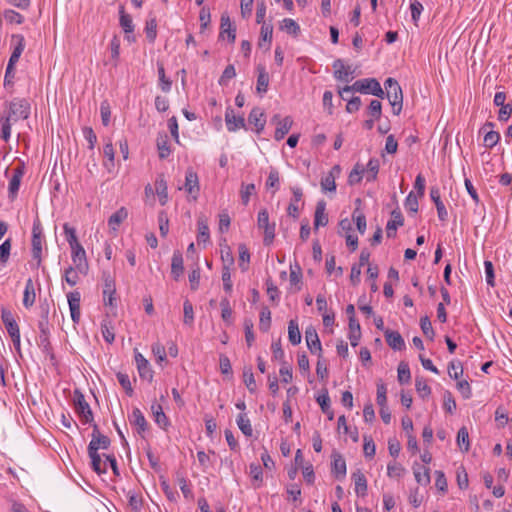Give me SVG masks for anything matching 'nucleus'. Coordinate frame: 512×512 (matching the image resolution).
<instances>
[{
  "label": "nucleus",
  "mask_w": 512,
  "mask_h": 512,
  "mask_svg": "<svg viewBox=\"0 0 512 512\" xmlns=\"http://www.w3.org/2000/svg\"><path fill=\"white\" fill-rule=\"evenodd\" d=\"M31 113L30 102L25 98H13L6 102L0 116L1 133L0 138L8 142L11 137L12 125L20 120H26Z\"/></svg>",
  "instance_id": "f257e3e1"
},
{
  "label": "nucleus",
  "mask_w": 512,
  "mask_h": 512,
  "mask_svg": "<svg viewBox=\"0 0 512 512\" xmlns=\"http://www.w3.org/2000/svg\"><path fill=\"white\" fill-rule=\"evenodd\" d=\"M353 91L363 94H372L376 97L383 98L385 95L380 83L375 78H366L357 80L351 86H345L339 90V95L345 99L344 93H351Z\"/></svg>",
  "instance_id": "f03ea898"
},
{
  "label": "nucleus",
  "mask_w": 512,
  "mask_h": 512,
  "mask_svg": "<svg viewBox=\"0 0 512 512\" xmlns=\"http://www.w3.org/2000/svg\"><path fill=\"white\" fill-rule=\"evenodd\" d=\"M42 244H43V230H42L40 221L37 219L33 223L32 239H31L32 258L36 261L37 268L41 265V262H42Z\"/></svg>",
  "instance_id": "7ed1b4c3"
},
{
  "label": "nucleus",
  "mask_w": 512,
  "mask_h": 512,
  "mask_svg": "<svg viewBox=\"0 0 512 512\" xmlns=\"http://www.w3.org/2000/svg\"><path fill=\"white\" fill-rule=\"evenodd\" d=\"M257 226L264 232V244L270 245L275 238V223H270L267 209L264 208L258 212Z\"/></svg>",
  "instance_id": "20e7f679"
},
{
  "label": "nucleus",
  "mask_w": 512,
  "mask_h": 512,
  "mask_svg": "<svg viewBox=\"0 0 512 512\" xmlns=\"http://www.w3.org/2000/svg\"><path fill=\"white\" fill-rule=\"evenodd\" d=\"M74 406L75 411L77 412V414L81 418V421L84 424L93 422L94 418L92 410L87 401L85 400L84 395L78 389L74 391Z\"/></svg>",
  "instance_id": "39448f33"
},
{
  "label": "nucleus",
  "mask_w": 512,
  "mask_h": 512,
  "mask_svg": "<svg viewBox=\"0 0 512 512\" xmlns=\"http://www.w3.org/2000/svg\"><path fill=\"white\" fill-rule=\"evenodd\" d=\"M25 162L20 160L17 166L13 169L12 177L8 185V197L13 201L19 191L22 177L25 174Z\"/></svg>",
  "instance_id": "423d86ee"
},
{
  "label": "nucleus",
  "mask_w": 512,
  "mask_h": 512,
  "mask_svg": "<svg viewBox=\"0 0 512 512\" xmlns=\"http://www.w3.org/2000/svg\"><path fill=\"white\" fill-rule=\"evenodd\" d=\"M71 258L78 272L87 275L89 265L86 258V251L81 244L71 248Z\"/></svg>",
  "instance_id": "0eeeda50"
},
{
  "label": "nucleus",
  "mask_w": 512,
  "mask_h": 512,
  "mask_svg": "<svg viewBox=\"0 0 512 512\" xmlns=\"http://www.w3.org/2000/svg\"><path fill=\"white\" fill-rule=\"evenodd\" d=\"M271 122L276 124V130L274 134L276 141L282 140L285 135L288 134L293 124V120L290 116L281 118L278 114L272 117Z\"/></svg>",
  "instance_id": "6e6552de"
},
{
  "label": "nucleus",
  "mask_w": 512,
  "mask_h": 512,
  "mask_svg": "<svg viewBox=\"0 0 512 512\" xmlns=\"http://www.w3.org/2000/svg\"><path fill=\"white\" fill-rule=\"evenodd\" d=\"M49 313H50V304L47 299L40 301L39 303V321L38 328L42 336H49Z\"/></svg>",
  "instance_id": "1a4fd4ad"
},
{
  "label": "nucleus",
  "mask_w": 512,
  "mask_h": 512,
  "mask_svg": "<svg viewBox=\"0 0 512 512\" xmlns=\"http://www.w3.org/2000/svg\"><path fill=\"white\" fill-rule=\"evenodd\" d=\"M134 358L140 378L151 382L154 372L151 369L149 361L137 350H135Z\"/></svg>",
  "instance_id": "9d476101"
},
{
  "label": "nucleus",
  "mask_w": 512,
  "mask_h": 512,
  "mask_svg": "<svg viewBox=\"0 0 512 512\" xmlns=\"http://www.w3.org/2000/svg\"><path fill=\"white\" fill-rule=\"evenodd\" d=\"M26 43L25 38L22 34H13L11 36V48L12 53L8 60V63L16 65L20 59L21 54L25 49Z\"/></svg>",
  "instance_id": "9b49d317"
},
{
  "label": "nucleus",
  "mask_w": 512,
  "mask_h": 512,
  "mask_svg": "<svg viewBox=\"0 0 512 512\" xmlns=\"http://www.w3.org/2000/svg\"><path fill=\"white\" fill-rule=\"evenodd\" d=\"M91 441L88 445L87 450L91 451V447L93 446L94 450L98 452L99 449L106 450L110 446V439L106 435L100 433L99 428L96 424H93V431L91 434Z\"/></svg>",
  "instance_id": "f8f14e48"
},
{
  "label": "nucleus",
  "mask_w": 512,
  "mask_h": 512,
  "mask_svg": "<svg viewBox=\"0 0 512 512\" xmlns=\"http://www.w3.org/2000/svg\"><path fill=\"white\" fill-rule=\"evenodd\" d=\"M128 419L130 424L136 428L137 433L144 437V433L148 430L149 425L142 411L137 407L133 408Z\"/></svg>",
  "instance_id": "ddd939ff"
},
{
  "label": "nucleus",
  "mask_w": 512,
  "mask_h": 512,
  "mask_svg": "<svg viewBox=\"0 0 512 512\" xmlns=\"http://www.w3.org/2000/svg\"><path fill=\"white\" fill-rule=\"evenodd\" d=\"M184 189L194 200L198 198L200 192L199 179L197 173L191 168L186 171Z\"/></svg>",
  "instance_id": "4468645a"
},
{
  "label": "nucleus",
  "mask_w": 512,
  "mask_h": 512,
  "mask_svg": "<svg viewBox=\"0 0 512 512\" xmlns=\"http://www.w3.org/2000/svg\"><path fill=\"white\" fill-rule=\"evenodd\" d=\"M430 198L436 206L439 220L445 222L448 218V212L443 201L441 200L440 189L437 186L430 188Z\"/></svg>",
  "instance_id": "2eb2a0df"
},
{
  "label": "nucleus",
  "mask_w": 512,
  "mask_h": 512,
  "mask_svg": "<svg viewBox=\"0 0 512 512\" xmlns=\"http://www.w3.org/2000/svg\"><path fill=\"white\" fill-rule=\"evenodd\" d=\"M291 190L293 197L287 207V214L293 219H298L300 215V207L298 204L302 200L303 192L299 187H293Z\"/></svg>",
  "instance_id": "dca6fc26"
},
{
  "label": "nucleus",
  "mask_w": 512,
  "mask_h": 512,
  "mask_svg": "<svg viewBox=\"0 0 512 512\" xmlns=\"http://www.w3.org/2000/svg\"><path fill=\"white\" fill-rule=\"evenodd\" d=\"M305 339L310 352L312 354L318 353L320 355L322 346L315 328L310 326L305 330Z\"/></svg>",
  "instance_id": "f3484780"
},
{
  "label": "nucleus",
  "mask_w": 512,
  "mask_h": 512,
  "mask_svg": "<svg viewBox=\"0 0 512 512\" xmlns=\"http://www.w3.org/2000/svg\"><path fill=\"white\" fill-rule=\"evenodd\" d=\"M332 457L331 472L336 479L342 480L346 476V461L339 453H333Z\"/></svg>",
  "instance_id": "a211bd4d"
},
{
  "label": "nucleus",
  "mask_w": 512,
  "mask_h": 512,
  "mask_svg": "<svg viewBox=\"0 0 512 512\" xmlns=\"http://www.w3.org/2000/svg\"><path fill=\"white\" fill-rule=\"evenodd\" d=\"M225 122L227 130L230 132H235L238 129L245 127L244 118L242 116L234 115L232 108H227L225 112Z\"/></svg>",
  "instance_id": "6ab92c4d"
},
{
  "label": "nucleus",
  "mask_w": 512,
  "mask_h": 512,
  "mask_svg": "<svg viewBox=\"0 0 512 512\" xmlns=\"http://www.w3.org/2000/svg\"><path fill=\"white\" fill-rule=\"evenodd\" d=\"M404 224V218L399 210H393L391 213V219L386 225V234L388 238H394L398 227Z\"/></svg>",
  "instance_id": "aec40b11"
},
{
  "label": "nucleus",
  "mask_w": 512,
  "mask_h": 512,
  "mask_svg": "<svg viewBox=\"0 0 512 512\" xmlns=\"http://www.w3.org/2000/svg\"><path fill=\"white\" fill-rule=\"evenodd\" d=\"M352 480L354 481L356 495L359 497L366 496L368 490L366 476L360 470H357L352 473Z\"/></svg>",
  "instance_id": "412c9836"
},
{
  "label": "nucleus",
  "mask_w": 512,
  "mask_h": 512,
  "mask_svg": "<svg viewBox=\"0 0 512 512\" xmlns=\"http://www.w3.org/2000/svg\"><path fill=\"white\" fill-rule=\"evenodd\" d=\"M385 340L393 350L401 351L405 348V341L398 331L386 330Z\"/></svg>",
  "instance_id": "4be33fe9"
},
{
  "label": "nucleus",
  "mask_w": 512,
  "mask_h": 512,
  "mask_svg": "<svg viewBox=\"0 0 512 512\" xmlns=\"http://www.w3.org/2000/svg\"><path fill=\"white\" fill-rule=\"evenodd\" d=\"M412 469L415 480L419 485L427 486L430 483V469L426 465L415 463Z\"/></svg>",
  "instance_id": "5701e85b"
},
{
  "label": "nucleus",
  "mask_w": 512,
  "mask_h": 512,
  "mask_svg": "<svg viewBox=\"0 0 512 512\" xmlns=\"http://www.w3.org/2000/svg\"><path fill=\"white\" fill-rule=\"evenodd\" d=\"M325 210L326 202L324 200L318 201L314 214V229L317 230L319 227H324L328 224V215L325 213Z\"/></svg>",
  "instance_id": "b1692460"
},
{
  "label": "nucleus",
  "mask_w": 512,
  "mask_h": 512,
  "mask_svg": "<svg viewBox=\"0 0 512 512\" xmlns=\"http://www.w3.org/2000/svg\"><path fill=\"white\" fill-rule=\"evenodd\" d=\"M248 121L250 124L254 125L255 131L258 134L263 131L266 123L264 113L259 107H255L250 111Z\"/></svg>",
  "instance_id": "393cba45"
},
{
  "label": "nucleus",
  "mask_w": 512,
  "mask_h": 512,
  "mask_svg": "<svg viewBox=\"0 0 512 512\" xmlns=\"http://www.w3.org/2000/svg\"><path fill=\"white\" fill-rule=\"evenodd\" d=\"M220 37L227 34L228 41L234 43L236 39V29L233 27L230 17L227 14H222L220 24Z\"/></svg>",
  "instance_id": "a878e982"
},
{
  "label": "nucleus",
  "mask_w": 512,
  "mask_h": 512,
  "mask_svg": "<svg viewBox=\"0 0 512 512\" xmlns=\"http://www.w3.org/2000/svg\"><path fill=\"white\" fill-rule=\"evenodd\" d=\"M332 66L335 69L334 77L337 80L346 81V82L349 81V76H351L353 74V70H352L351 66H345L344 62L341 59H336L333 62Z\"/></svg>",
  "instance_id": "bb28decb"
},
{
  "label": "nucleus",
  "mask_w": 512,
  "mask_h": 512,
  "mask_svg": "<svg viewBox=\"0 0 512 512\" xmlns=\"http://www.w3.org/2000/svg\"><path fill=\"white\" fill-rule=\"evenodd\" d=\"M1 319H2L3 324L5 325V328L9 334V336L20 333L19 326H18L16 320L14 319V316L11 313V311H9L7 309H2Z\"/></svg>",
  "instance_id": "cd10ccee"
},
{
  "label": "nucleus",
  "mask_w": 512,
  "mask_h": 512,
  "mask_svg": "<svg viewBox=\"0 0 512 512\" xmlns=\"http://www.w3.org/2000/svg\"><path fill=\"white\" fill-rule=\"evenodd\" d=\"M184 272L183 256L180 251H175L171 262V276L178 281Z\"/></svg>",
  "instance_id": "c85d7f7f"
},
{
  "label": "nucleus",
  "mask_w": 512,
  "mask_h": 512,
  "mask_svg": "<svg viewBox=\"0 0 512 512\" xmlns=\"http://www.w3.org/2000/svg\"><path fill=\"white\" fill-rule=\"evenodd\" d=\"M128 211L125 207L119 208L116 212H114L108 219V226L111 231L116 233L118 231L121 223L127 219Z\"/></svg>",
  "instance_id": "c756f323"
},
{
  "label": "nucleus",
  "mask_w": 512,
  "mask_h": 512,
  "mask_svg": "<svg viewBox=\"0 0 512 512\" xmlns=\"http://www.w3.org/2000/svg\"><path fill=\"white\" fill-rule=\"evenodd\" d=\"M348 338L352 347L359 344L361 338L360 324L355 317H349V334Z\"/></svg>",
  "instance_id": "7c9ffc66"
},
{
  "label": "nucleus",
  "mask_w": 512,
  "mask_h": 512,
  "mask_svg": "<svg viewBox=\"0 0 512 512\" xmlns=\"http://www.w3.org/2000/svg\"><path fill=\"white\" fill-rule=\"evenodd\" d=\"M316 401L319 404L322 412L328 416L329 420H332L334 418V412L331 409L328 390L323 389L322 392L316 397Z\"/></svg>",
  "instance_id": "2f4dec72"
},
{
  "label": "nucleus",
  "mask_w": 512,
  "mask_h": 512,
  "mask_svg": "<svg viewBox=\"0 0 512 512\" xmlns=\"http://www.w3.org/2000/svg\"><path fill=\"white\" fill-rule=\"evenodd\" d=\"M155 190L159 197V202L163 206L168 201V186L163 175L157 177L155 181Z\"/></svg>",
  "instance_id": "473e14b6"
},
{
  "label": "nucleus",
  "mask_w": 512,
  "mask_h": 512,
  "mask_svg": "<svg viewBox=\"0 0 512 512\" xmlns=\"http://www.w3.org/2000/svg\"><path fill=\"white\" fill-rule=\"evenodd\" d=\"M258 77H257V85L256 90L259 94H264L268 90L269 86V74L267 73L264 66L259 65L257 67Z\"/></svg>",
  "instance_id": "72a5a7b5"
},
{
  "label": "nucleus",
  "mask_w": 512,
  "mask_h": 512,
  "mask_svg": "<svg viewBox=\"0 0 512 512\" xmlns=\"http://www.w3.org/2000/svg\"><path fill=\"white\" fill-rule=\"evenodd\" d=\"M119 24L124 31V33H133L134 32V24L131 15L125 12L123 6L119 8Z\"/></svg>",
  "instance_id": "f704fd0d"
},
{
  "label": "nucleus",
  "mask_w": 512,
  "mask_h": 512,
  "mask_svg": "<svg viewBox=\"0 0 512 512\" xmlns=\"http://www.w3.org/2000/svg\"><path fill=\"white\" fill-rule=\"evenodd\" d=\"M379 169H380L379 159L371 158L365 167L366 180L368 182H374L377 179Z\"/></svg>",
  "instance_id": "c9c22d12"
},
{
  "label": "nucleus",
  "mask_w": 512,
  "mask_h": 512,
  "mask_svg": "<svg viewBox=\"0 0 512 512\" xmlns=\"http://www.w3.org/2000/svg\"><path fill=\"white\" fill-rule=\"evenodd\" d=\"M35 298H36V295H35L34 285H33L32 279L29 278L25 284V289H24V294H23V305L26 308H30L31 306H33V304L35 302Z\"/></svg>",
  "instance_id": "e433bc0d"
},
{
  "label": "nucleus",
  "mask_w": 512,
  "mask_h": 512,
  "mask_svg": "<svg viewBox=\"0 0 512 512\" xmlns=\"http://www.w3.org/2000/svg\"><path fill=\"white\" fill-rule=\"evenodd\" d=\"M288 339L292 345H298L301 342V333L296 319H291L288 323Z\"/></svg>",
  "instance_id": "4c0bfd02"
},
{
  "label": "nucleus",
  "mask_w": 512,
  "mask_h": 512,
  "mask_svg": "<svg viewBox=\"0 0 512 512\" xmlns=\"http://www.w3.org/2000/svg\"><path fill=\"white\" fill-rule=\"evenodd\" d=\"M265 187L267 190L271 189L272 194H275L280 189V176L277 169H270L268 178L265 183Z\"/></svg>",
  "instance_id": "58836bf2"
},
{
  "label": "nucleus",
  "mask_w": 512,
  "mask_h": 512,
  "mask_svg": "<svg viewBox=\"0 0 512 512\" xmlns=\"http://www.w3.org/2000/svg\"><path fill=\"white\" fill-rule=\"evenodd\" d=\"M102 280H103V296L106 295H115L116 294V287H115V280L111 276L110 272L103 271L102 272Z\"/></svg>",
  "instance_id": "ea45409f"
},
{
  "label": "nucleus",
  "mask_w": 512,
  "mask_h": 512,
  "mask_svg": "<svg viewBox=\"0 0 512 512\" xmlns=\"http://www.w3.org/2000/svg\"><path fill=\"white\" fill-rule=\"evenodd\" d=\"M236 422H237L239 429L245 436H247V437L252 436V433H253L252 425H251L250 419L248 418L246 413H240L237 416Z\"/></svg>",
  "instance_id": "a19ab883"
},
{
  "label": "nucleus",
  "mask_w": 512,
  "mask_h": 512,
  "mask_svg": "<svg viewBox=\"0 0 512 512\" xmlns=\"http://www.w3.org/2000/svg\"><path fill=\"white\" fill-rule=\"evenodd\" d=\"M144 31L147 40L150 43H154L157 37V20L155 17H149L146 20Z\"/></svg>",
  "instance_id": "79ce46f5"
},
{
  "label": "nucleus",
  "mask_w": 512,
  "mask_h": 512,
  "mask_svg": "<svg viewBox=\"0 0 512 512\" xmlns=\"http://www.w3.org/2000/svg\"><path fill=\"white\" fill-rule=\"evenodd\" d=\"M364 173H365V167L360 163H356L354 165L353 169L349 173L348 184L355 185V184L360 183L363 178Z\"/></svg>",
  "instance_id": "37998d69"
},
{
  "label": "nucleus",
  "mask_w": 512,
  "mask_h": 512,
  "mask_svg": "<svg viewBox=\"0 0 512 512\" xmlns=\"http://www.w3.org/2000/svg\"><path fill=\"white\" fill-rule=\"evenodd\" d=\"M415 389L422 399L428 398L431 394V388L423 377L415 378Z\"/></svg>",
  "instance_id": "c03bdc74"
},
{
  "label": "nucleus",
  "mask_w": 512,
  "mask_h": 512,
  "mask_svg": "<svg viewBox=\"0 0 512 512\" xmlns=\"http://www.w3.org/2000/svg\"><path fill=\"white\" fill-rule=\"evenodd\" d=\"M337 425H338V429L339 430L343 429V432L345 434H349V436H350V438L352 439L353 442H358V440H359V433H358L357 428L355 427L353 430H351L349 428V426L347 425V423H346V417L344 415H341L338 418Z\"/></svg>",
  "instance_id": "a18cd8bd"
},
{
  "label": "nucleus",
  "mask_w": 512,
  "mask_h": 512,
  "mask_svg": "<svg viewBox=\"0 0 512 512\" xmlns=\"http://www.w3.org/2000/svg\"><path fill=\"white\" fill-rule=\"evenodd\" d=\"M157 149L159 152L160 159H165L170 155L171 149L168 144V137L166 134L161 135L157 138Z\"/></svg>",
  "instance_id": "49530a36"
},
{
  "label": "nucleus",
  "mask_w": 512,
  "mask_h": 512,
  "mask_svg": "<svg viewBox=\"0 0 512 512\" xmlns=\"http://www.w3.org/2000/svg\"><path fill=\"white\" fill-rule=\"evenodd\" d=\"M103 155L106 158L104 161V166L110 170V168L114 167V157L115 151L111 140H109L103 147Z\"/></svg>",
  "instance_id": "de8ad7c7"
},
{
  "label": "nucleus",
  "mask_w": 512,
  "mask_h": 512,
  "mask_svg": "<svg viewBox=\"0 0 512 512\" xmlns=\"http://www.w3.org/2000/svg\"><path fill=\"white\" fill-rule=\"evenodd\" d=\"M157 72H158L159 85H160L161 90L166 93L169 92L171 90L172 82L169 78L166 77L163 64L158 63Z\"/></svg>",
  "instance_id": "09e8293b"
},
{
  "label": "nucleus",
  "mask_w": 512,
  "mask_h": 512,
  "mask_svg": "<svg viewBox=\"0 0 512 512\" xmlns=\"http://www.w3.org/2000/svg\"><path fill=\"white\" fill-rule=\"evenodd\" d=\"M457 445L465 452L470 449L469 434L466 427H461L457 433Z\"/></svg>",
  "instance_id": "8fccbe9b"
},
{
  "label": "nucleus",
  "mask_w": 512,
  "mask_h": 512,
  "mask_svg": "<svg viewBox=\"0 0 512 512\" xmlns=\"http://www.w3.org/2000/svg\"><path fill=\"white\" fill-rule=\"evenodd\" d=\"M79 272L76 267L69 266L64 270L63 280L70 286H75L79 280Z\"/></svg>",
  "instance_id": "3c124183"
},
{
  "label": "nucleus",
  "mask_w": 512,
  "mask_h": 512,
  "mask_svg": "<svg viewBox=\"0 0 512 512\" xmlns=\"http://www.w3.org/2000/svg\"><path fill=\"white\" fill-rule=\"evenodd\" d=\"M88 455L91 459V467L92 469L97 473V474H102V473H105L106 472V468H102L101 467V456L98 452H96L93 448V446L91 447V451L88 450Z\"/></svg>",
  "instance_id": "603ef678"
},
{
  "label": "nucleus",
  "mask_w": 512,
  "mask_h": 512,
  "mask_svg": "<svg viewBox=\"0 0 512 512\" xmlns=\"http://www.w3.org/2000/svg\"><path fill=\"white\" fill-rule=\"evenodd\" d=\"M249 474L254 481V486L259 488L263 480L262 468L258 463H251L249 466Z\"/></svg>",
  "instance_id": "864d4df0"
},
{
  "label": "nucleus",
  "mask_w": 512,
  "mask_h": 512,
  "mask_svg": "<svg viewBox=\"0 0 512 512\" xmlns=\"http://www.w3.org/2000/svg\"><path fill=\"white\" fill-rule=\"evenodd\" d=\"M392 106V111L394 115H399L402 111L403 105V93L399 91L397 94L386 96Z\"/></svg>",
  "instance_id": "5fc2aeb1"
},
{
  "label": "nucleus",
  "mask_w": 512,
  "mask_h": 512,
  "mask_svg": "<svg viewBox=\"0 0 512 512\" xmlns=\"http://www.w3.org/2000/svg\"><path fill=\"white\" fill-rule=\"evenodd\" d=\"M271 326V312L268 307H263L260 312L259 329L267 332Z\"/></svg>",
  "instance_id": "6e6d98bb"
},
{
  "label": "nucleus",
  "mask_w": 512,
  "mask_h": 512,
  "mask_svg": "<svg viewBox=\"0 0 512 512\" xmlns=\"http://www.w3.org/2000/svg\"><path fill=\"white\" fill-rule=\"evenodd\" d=\"M281 29L293 36H297L300 33V26L291 18H285L282 21Z\"/></svg>",
  "instance_id": "4d7b16f0"
},
{
  "label": "nucleus",
  "mask_w": 512,
  "mask_h": 512,
  "mask_svg": "<svg viewBox=\"0 0 512 512\" xmlns=\"http://www.w3.org/2000/svg\"><path fill=\"white\" fill-rule=\"evenodd\" d=\"M243 378L244 383L249 390L250 393H254L256 391V382L254 378V374L252 372V367H245L243 370Z\"/></svg>",
  "instance_id": "13d9d810"
},
{
  "label": "nucleus",
  "mask_w": 512,
  "mask_h": 512,
  "mask_svg": "<svg viewBox=\"0 0 512 512\" xmlns=\"http://www.w3.org/2000/svg\"><path fill=\"white\" fill-rule=\"evenodd\" d=\"M321 189L324 192H335L336 191V183H335V175L333 172H329L326 176L321 179Z\"/></svg>",
  "instance_id": "bf43d9fd"
},
{
  "label": "nucleus",
  "mask_w": 512,
  "mask_h": 512,
  "mask_svg": "<svg viewBox=\"0 0 512 512\" xmlns=\"http://www.w3.org/2000/svg\"><path fill=\"white\" fill-rule=\"evenodd\" d=\"M411 379L409 365L406 362H400L398 365V381L400 384H408Z\"/></svg>",
  "instance_id": "052dcab7"
},
{
  "label": "nucleus",
  "mask_w": 512,
  "mask_h": 512,
  "mask_svg": "<svg viewBox=\"0 0 512 512\" xmlns=\"http://www.w3.org/2000/svg\"><path fill=\"white\" fill-rule=\"evenodd\" d=\"M63 231L70 248L80 244L77 239L76 229L74 227H71L68 223H65L63 225Z\"/></svg>",
  "instance_id": "680f3d73"
},
{
  "label": "nucleus",
  "mask_w": 512,
  "mask_h": 512,
  "mask_svg": "<svg viewBox=\"0 0 512 512\" xmlns=\"http://www.w3.org/2000/svg\"><path fill=\"white\" fill-rule=\"evenodd\" d=\"M256 191V187H255V184L253 183H250V184H242L241 185V190H240V196H241V201H242V204L243 205H247L250 201V196L253 195Z\"/></svg>",
  "instance_id": "e2e57ef3"
},
{
  "label": "nucleus",
  "mask_w": 512,
  "mask_h": 512,
  "mask_svg": "<svg viewBox=\"0 0 512 512\" xmlns=\"http://www.w3.org/2000/svg\"><path fill=\"white\" fill-rule=\"evenodd\" d=\"M183 322L188 326H192L194 323V309L193 305L189 300H185L183 303Z\"/></svg>",
  "instance_id": "0e129e2a"
},
{
  "label": "nucleus",
  "mask_w": 512,
  "mask_h": 512,
  "mask_svg": "<svg viewBox=\"0 0 512 512\" xmlns=\"http://www.w3.org/2000/svg\"><path fill=\"white\" fill-rule=\"evenodd\" d=\"M4 19L10 24H22L24 16L12 9H6L3 12Z\"/></svg>",
  "instance_id": "69168bd1"
},
{
  "label": "nucleus",
  "mask_w": 512,
  "mask_h": 512,
  "mask_svg": "<svg viewBox=\"0 0 512 512\" xmlns=\"http://www.w3.org/2000/svg\"><path fill=\"white\" fill-rule=\"evenodd\" d=\"M101 333L107 343L111 344L115 340L114 328L111 322L103 321L101 323Z\"/></svg>",
  "instance_id": "338daca9"
},
{
  "label": "nucleus",
  "mask_w": 512,
  "mask_h": 512,
  "mask_svg": "<svg viewBox=\"0 0 512 512\" xmlns=\"http://www.w3.org/2000/svg\"><path fill=\"white\" fill-rule=\"evenodd\" d=\"M420 327L423 332V334L429 338L430 340L434 339L435 332L433 330L431 321L427 315L421 317L420 319Z\"/></svg>",
  "instance_id": "774afa93"
}]
</instances>
